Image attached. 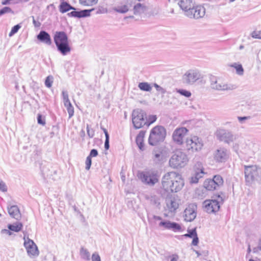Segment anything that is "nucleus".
I'll use <instances>...</instances> for the list:
<instances>
[{"label":"nucleus","instance_id":"nucleus-48","mask_svg":"<svg viewBox=\"0 0 261 261\" xmlns=\"http://www.w3.org/2000/svg\"><path fill=\"white\" fill-rule=\"evenodd\" d=\"M37 122L38 124H41L42 125H44L46 123L44 118L42 117V116L41 114H38Z\"/></svg>","mask_w":261,"mask_h":261},{"label":"nucleus","instance_id":"nucleus-24","mask_svg":"<svg viewBox=\"0 0 261 261\" xmlns=\"http://www.w3.org/2000/svg\"><path fill=\"white\" fill-rule=\"evenodd\" d=\"M179 200L175 197H171L166 200L167 209L171 213L175 212L178 208Z\"/></svg>","mask_w":261,"mask_h":261},{"label":"nucleus","instance_id":"nucleus-17","mask_svg":"<svg viewBox=\"0 0 261 261\" xmlns=\"http://www.w3.org/2000/svg\"><path fill=\"white\" fill-rule=\"evenodd\" d=\"M188 132V130L184 127L176 128L172 134L173 140L176 144L181 145L184 142V139Z\"/></svg>","mask_w":261,"mask_h":261},{"label":"nucleus","instance_id":"nucleus-51","mask_svg":"<svg viewBox=\"0 0 261 261\" xmlns=\"http://www.w3.org/2000/svg\"><path fill=\"white\" fill-rule=\"evenodd\" d=\"M85 164H86V167H85L86 169L87 170H89L90 168V167H91V165L92 164L91 158H90V156L87 157L86 162H85Z\"/></svg>","mask_w":261,"mask_h":261},{"label":"nucleus","instance_id":"nucleus-6","mask_svg":"<svg viewBox=\"0 0 261 261\" xmlns=\"http://www.w3.org/2000/svg\"><path fill=\"white\" fill-rule=\"evenodd\" d=\"M211 88L214 90L221 92H229L235 90L237 86L221 78L213 79L211 82Z\"/></svg>","mask_w":261,"mask_h":261},{"label":"nucleus","instance_id":"nucleus-22","mask_svg":"<svg viewBox=\"0 0 261 261\" xmlns=\"http://www.w3.org/2000/svg\"><path fill=\"white\" fill-rule=\"evenodd\" d=\"M42 175L44 178L56 180L57 171L49 165L44 166L41 168Z\"/></svg>","mask_w":261,"mask_h":261},{"label":"nucleus","instance_id":"nucleus-11","mask_svg":"<svg viewBox=\"0 0 261 261\" xmlns=\"http://www.w3.org/2000/svg\"><path fill=\"white\" fill-rule=\"evenodd\" d=\"M217 139L227 144H230L236 140V136L230 130L225 129H219L216 133Z\"/></svg>","mask_w":261,"mask_h":261},{"label":"nucleus","instance_id":"nucleus-2","mask_svg":"<svg viewBox=\"0 0 261 261\" xmlns=\"http://www.w3.org/2000/svg\"><path fill=\"white\" fill-rule=\"evenodd\" d=\"M232 149L237 153H241L251 158L256 152V146L250 140H240L233 143Z\"/></svg>","mask_w":261,"mask_h":261},{"label":"nucleus","instance_id":"nucleus-59","mask_svg":"<svg viewBox=\"0 0 261 261\" xmlns=\"http://www.w3.org/2000/svg\"><path fill=\"white\" fill-rule=\"evenodd\" d=\"M178 256L176 254H173L171 256V259L170 261H178Z\"/></svg>","mask_w":261,"mask_h":261},{"label":"nucleus","instance_id":"nucleus-12","mask_svg":"<svg viewBox=\"0 0 261 261\" xmlns=\"http://www.w3.org/2000/svg\"><path fill=\"white\" fill-rule=\"evenodd\" d=\"M24 246L27 251L29 256L31 257H36L39 254V251L34 241L29 238L25 234H24Z\"/></svg>","mask_w":261,"mask_h":261},{"label":"nucleus","instance_id":"nucleus-41","mask_svg":"<svg viewBox=\"0 0 261 261\" xmlns=\"http://www.w3.org/2000/svg\"><path fill=\"white\" fill-rule=\"evenodd\" d=\"M8 13H14V11L12 10V9L8 6H5L3 7L0 9V17L2 15Z\"/></svg>","mask_w":261,"mask_h":261},{"label":"nucleus","instance_id":"nucleus-3","mask_svg":"<svg viewBox=\"0 0 261 261\" xmlns=\"http://www.w3.org/2000/svg\"><path fill=\"white\" fill-rule=\"evenodd\" d=\"M54 40L57 50L63 56H66L71 51L67 34L62 31L56 32Z\"/></svg>","mask_w":261,"mask_h":261},{"label":"nucleus","instance_id":"nucleus-26","mask_svg":"<svg viewBox=\"0 0 261 261\" xmlns=\"http://www.w3.org/2000/svg\"><path fill=\"white\" fill-rule=\"evenodd\" d=\"M188 233L184 235L186 238H193L192 245L197 246L199 243V239L196 232V228L188 229Z\"/></svg>","mask_w":261,"mask_h":261},{"label":"nucleus","instance_id":"nucleus-13","mask_svg":"<svg viewBox=\"0 0 261 261\" xmlns=\"http://www.w3.org/2000/svg\"><path fill=\"white\" fill-rule=\"evenodd\" d=\"M203 146L201 139L197 136H193L188 138L186 142V147L187 150L192 152L200 150Z\"/></svg>","mask_w":261,"mask_h":261},{"label":"nucleus","instance_id":"nucleus-33","mask_svg":"<svg viewBox=\"0 0 261 261\" xmlns=\"http://www.w3.org/2000/svg\"><path fill=\"white\" fill-rule=\"evenodd\" d=\"M60 11L62 13H65L70 10H75V8L72 7L68 3L62 2L59 7Z\"/></svg>","mask_w":261,"mask_h":261},{"label":"nucleus","instance_id":"nucleus-57","mask_svg":"<svg viewBox=\"0 0 261 261\" xmlns=\"http://www.w3.org/2000/svg\"><path fill=\"white\" fill-rule=\"evenodd\" d=\"M16 33V24L14 25L11 29L10 32L9 34V36L10 37L13 36L14 34Z\"/></svg>","mask_w":261,"mask_h":261},{"label":"nucleus","instance_id":"nucleus-32","mask_svg":"<svg viewBox=\"0 0 261 261\" xmlns=\"http://www.w3.org/2000/svg\"><path fill=\"white\" fill-rule=\"evenodd\" d=\"M146 7L140 3H138L134 7V13L135 15H140L146 11Z\"/></svg>","mask_w":261,"mask_h":261},{"label":"nucleus","instance_id":"nucleus-15","mask_svg":"<svg viewBox=\"0 0 261 261\" xmlns=\"http://www.w3.org/2000/svg\"><path fill=\"white\" fill-rule=\"evenodd\" d=\"M245 176L246 180L251 182L259 176L258 168L256 165L245 167Z\"/></svg>","mask_w":261,"mask_h":261},{"label":"nucleus","instance_id":"nucleus-46","mask_svg":"<svg viewBox=\"0 0 261 261\" xmlns=\"http://www.w3.org/2000/svg\"><path fill=\"white\" fill-rule=\"evenodd\" d=\"M62 94L64 105H66V103L70 102V101L69 99L68 93L67 91H63L62 92Z\"/></svg>","mask_w":261,"mask_h":261},{"label":"nucleus","instance_id":"nucleus-9","mask_svg":"<svg viewBox=\"0 0 261 261\" xmlns=\"http://www.w3.org/2000/svg\"><path fill=\"white\" fill-rule=\"evenodd\" d=\"M223 199L222 197L218 195L217 199H207L203 203V205L205 211L209 213H215L220 209V203H222Z\"/></svg>","mask_w":261,"mask_h":261},{"label":"nucleus","instance_id":"nucleus-38","mask_svg":"<svg viewBox=\"0 0 261 261\" xmlns=\"http://www.w3.org/2000/svg\"><path fill=\"white\" fill-rule=\"evenodd\" d=\"M212 180L215 181V184L217 188L220 187L223 184V179L221 176L219 175H215Z\"/></svg>","mask_w":261,"mask_h":261},{"label":"nucleus","instance_id":"nucleus-62","mask_svg":"<svg viewBox=\"0 0 261 261\" xmlns=\"http://www.w3.org/2000/svg\"><path fill=\"white\" fill-rule=\"evenodd\" d=\"M153 218L155 220H162V218L160 216H154Z\"/></svg>","mask_w":261,"mask_h":261},{"label":"nucleus","instance_id":"nucleus-60","mask_svg":"<svg viewBox=\"0 0 261 261\" xmlns=\"http://www.w3.org/2000/svg\"><path fill=\"white\" fill-rule=\"evenodd\" d=\"M12 0H3L2 2V4L3 5H9L10 4L11 2L12 1Z\"/></svg>","mask_w":261,"mask_h":261},{"label":"nucleus","instance_id":"nucleus-19","mask_svg":"<svg viewBox=\"0 0 261 261\" xmlns=\"http://www.w3.org/2000/svg\"><path fill=\"white\" fill-rule=\"evenodd\" d=\"M205 13V9L202 6L193 7L190 11L186 13V16L190 18L198 19L203 17Z\"/></svg>","mask_w":261,"mask_h":261},{"label":"nucleus","instance_id":"nucleus-50","mask_svg":"<svg viewBox=\"0 0 261 261\" xmlns=\"http://www.w3.org/2000/svg\"><path fill=\"white\" fill-rule=\"evenodd\" d=\"M178 92L181 95H184L187 97H189L191 95V92L186 90H179Z\"/></svg>","mask_w":261,"mask_h":261},{"label":"nucleus","instance_id":"nucleus-8","mask_svg":"<svg viewBox=\"0 0 261 261\" xmlns=\"http://www.w3.org/2000/svg\"><path fill=\"white\" fill-rule=\"evenodd\" d=\"M132 122L134 126L136 129L142 127L147 123L146 121V114L145 112L140 109H137L133 111Z\"/></svg>","mask_w":261,"mask_h":261},{"label":"nucleus","instance_id":"nucleus-28","mask_svg":"<svg viewBox=\"0 0 261 261\" xmlns=\"http://www.w3.org/2000/svg\"><path fill=\"white\" fill-rule=\"evenodd\" d=\"M145 132L141 130L138 134L136 139V142L139 148L141 151L144 150V138L145 136Z\"/></svg>","mask_w":261,"mask_h":261},{"label":"nucleus","instance_id":"nucleus-56","mask_svg":"<svg viewBox=\"0 0 261 261\" xmlns=\"http://www.w3.org/2000/svg\"><path fill=\"white\" fill-rule=\"evenodd\" d=\"M68 14L72 17H76L80 18V11H73L71 12L70 13H68Z\"/></svg>","mask_w":261,"mask_h":261},{"label":"nucleus","instance_id":"nucleus-34","mask_svg":"<svg viewBox=\"0 0 261 261\" xmlns=\"http://www.w3.org/2000/svg\"><path fill=\"white\" fill-rule=\"evenodd\" d=\"M230 67H233L236 69V73L239 75H243L244 73V70L242 65L239 63H233L230 65Z\"/></svg>","mask_w":261,"mask_h":261},{"label":"nucleus","instance_id":"nucleus-29","mask_svg":"<svg viewBox=\"0 0 261 261\" xmlns=\"http://www.w3.org/2000/svg\"><path fill=\"white\" fill-rule=\"evenodd\" d=\"M15 201L12 200L8 201L7 202V211L9 215L12 218L16 219L15 216H16V205L14 204Z\"/></svg>","mask_w":261,"mask_h":261},{"label":"nucleus","instance_id":"nucleus-37","mask_svg":"<svg viewBox=\"0 0 261 261\" xmlns=\"http://www.w3.org/2000/svg\"><path fill=\"white\" fill-rule=\"evenodd\" d=\"M80 254L82 258L87 260H90V254L86 249L82 248L80 250Z\"/></svg>","mask_w":261,"mask_h":261},{"label":"nucleus","instance_id":"nucleus-18","mask_svg":"<svg viewBox=\"0 0 261 261\" xmlns=\"http://www.w3.org/2000/svg\"><path fill=\"white\" fill-rule=\"evenodd\" d=\"M229 157V151L225 148H219L214 153V159L218 163H224Z\"/></svg>","mask_w":261,"mask_h":261},{"label":"nucleus","instance_id":"nucleus-1","mask_svg":"<svg viewBox=\"0 0 261 261\" xmlns=\"http://www.w3.org/2000/svg\"><path fill=\"white\" fill-rule=\"evenodd\" d=\"M162 188L167 192L176 193L180 191L184 186L181 176L175 171L168 172L162 178Z\"/></svg>","mask_w":261,"mask_h":261},{"label":"nucleus","instance_id":"nucleus-55","mask_svg":"<svg viewBox=\"0 0 261 261\" xmlns=\"http://www.w3.org/2000/svg\"><path fill=\"white\" fill-rule=\"evenodd\" d=\"M98 155V151L96 149H92L88 156L92 158V157H96Z\"/></svg>","mask_w":261,"mask_h":261},{"label":"nucleus","instance_id":"nucleus-49","mask_svg":"<svg viewBox=\"0 0 261 261\" xmlns=\"http://www.w3.org/2000/svg\"><path fill=\"white\" fill-rule=\"evenodd\" d=\"M86 129H87V134H88V136L89 137V138H93L94 136V130L93 129L90 128V126L88 124H87Z\"/></svg>","mask_w":261,"mask_h":261},{"label":"nucleus","instance_id":"nucleus-58","mask_svg":"<svg viewBox=\"0 0 261 261\" xmlns=\"http://www.w3.org/2000/svg\"><path fill=\"white\" fill-rule=\"evenodd\" d=\"M249 118H250V117H247V116L238 117V120L239 121V122L240 123H243L244 121L248 120Z\"/></svg>","mask_w":261,"mask_h":261},{"label":"nucleus","instance_id":"nucleus-36","mask_svg":"<svg viewBox=\"0 0 261 261\" xmlns=\"http://www.w3.org/2000/svg\"><path fill=\"white\" fill-rule=\"evenodd\" d=\"M138 87L142 91L149 92L151 90V87L149 84L146 82L140 83Z\"/></svg>","mask_w":261,"mask_h":261},{"label":"nucleus","instance_id":"nucleus-35","mask_svg":"<svg viewBox=\"0 0 261 261\" xmlns=\"http://www.w3.org/2000/svg\"><path fill=\"white\" fill-rule=\"evenodd\" d=\"M114 10L118 13L123 14L128 11L129 8L127 5H124L114 8Z\"/></svg>","mask_w":261,"mask_h":261},{"label":"nucleus","instance_id":"nucleus-27","mask_svg":"<svg viewBox=\"0 0 261 261\" xmlns=\"http://www.w3.org/2000/svg\"><path fill=\"white\" fill-rule=\"evenodd\" d=\"M178 5L181 9L185 12V15H186V13L190 11L193 7L192 0H180L178 2Z\"/></svg>","mask_w":261,"mask_h":261},{"label":"nucleus","instance_id":"nucleus-25","mask_svg":"<svg viewBox=\"0 0 261 261\" xmlns=\"http://www.w3.org/2000/svg\"><path fill=\"white\" fill-rule=\"evenodd\" d=\"M37 38L40 42L50 45L51 44V39L49 34L44 31H41L37 36Z\"/></svg>","mask_w":261,"mask_h":261},{"label":"nucleus","instance_id":"nucleus-14","mask_svg":"<svg viewBox=\"0 0 261 261\" xmlns=\"http://www.w3.org/2000/svg\"><path fill=\"white\" fill-rule=\"evenodd\" d=\"M152 154V159L156 164H161L165 162L169 155L168 151L162 147L154 148Z\"/></svg>","mask_w":261,"mask_h":261},{"label":"nucleus","instance_id":"nucleus-16","mask_svg":"<svg viewBox=\"0 0 261 261\" xmlns=\"http://www.w3.org/2000/svg\"><path fill=\"white\" fill-rule=\"evenodd\" d=\"M194 175L191 177L190 182L192 184H196L198 180L202 178L205 172L202 163L200 162H197L194 166Z\"/></svg>","mask_w":261,"mask_h":261},{"label":"nucleus","instance_id":"nucleus-39","mask_svg":"<svg viewBox=\"0 0 261 261\" xmlns=\"http://www.w3.org/2000/svg\"><path fill=\"white\" fill-rule=\"evenodd\" d=\"M98 0H79L80 3L85 6H92L97 3Z\"/></svg>","mask_w":261,"mask_h":261},{"label":"nucleus","instance_id":"nucleus-20","mask_svg":"<svg viewBox=\"0 0 261 261\" xmlns=\"http://www.w3.org/2000/svg\"><path fill=\"white\" fill-rule=\"evenodd\" d=\"M197 205L195 203H191L188 205L184 211L185 220L188 222L193 221L196 217Z\"/></svg>","mask_w":261,"mask_h":261},{"label":"nucleus","instance_id":"nucleus-43","mask_svg":"<svg viewBox=\"0 0 261 261\" xmlns=\"http://www.w3.org/2000/svg\"><path fill=\"white\" fill-rule=\"evenodd\" d=\"M156 120V116L155 115H149L147 119H146L147 123L145 124L147 126H149L151 124L153 123Z\"/></svg>","mask_w":261,"mask_h":261},{"label":"nucleus","instance_id":"nucleus-23","mask_svg":"<svg viewBox=\"0 0 261 261\" xmlns=\"http://www.w3.org/2000/svg\"><path fill=\"white\" fill-rule=\"evenodd\" d=\"M7 228L2 229L1 231V234H5L9 237L14 238L16 232V222L13 223H9L7 225Z\"/></svg>","mask_w":261,"mask_h":261},{"label":"nucleus","instance_id":"nucleus-61","mask_svg":"<svg viewBox=\"0 0 261 261\" xmlns=\"http://www.w3.org/2000/svg\"><path fill=\"white\" fill-rule=\"evenodd\" d=\"M22 227V224L21 223H19L17 222V232L20 231Z\"/></svg>","mask_w":261,"mask_h":261},{"label":"nucleus","instance_id":"nucleus-7","mask_svg":"<svg viewBox=\"0 0 261 261\" xmlns=\"http://www.w3.org/2000/svg\"><path fill=\"white\" fill-rule=\"evenodd\" d=\"M138 177L142 182L150 186H154L159 181L157 171L152 170L141 172L139 173Z\"/></svg>","mask_w":261,"mask_h":261},{"label":"nucleus","instance_id":"nucleus-40","mask_svg":"<svg viewBox=\"0 0 261 261\" xmlns=\"http://www.w3.org/2000/svg\"><path fill=\"white\" fill-rule=\"evenodd\" d=\"M64 106L66 108L68 113L69 114V118H71L74 114V108L72 106L71 102H68L64 105Z\"/></svg>","mask_w":261,"mask_h":261},{"label":"nucleus","instance_id":"nucleus-52","mask_svg":"<svg viewBox=\"0 0 261 261\" xmlns=\"http://www.w3.org/2000/svg\"><path fill=\"white\" fill-rule=\"evenodd\" d=\"M153 86L155 88L156 91H159L161 93L165 94L166 93V90L160 86L158 85L157 84H153Z\"/></svg>","mask_w":261,"mask_h":261},{"label":"nucleus","instance_id":"nucleus-45","mask_svg":"<svg viewBox=\"0 0 261 261\" xmlns=\"http://www.w3.org/2000/svg\"><path fill=\"white\" fill-rule=\"evenodd\" d=\"M53 83V77L51 75L48 76L45 81V85L48 88H50Z\"/></svg>","mask_w":261,"mask_h":261},{"label":"nucleus","instance_id":"nucleus-63","mask_svg":"<svg viewBox=\"0 0 261 261\" xmlns=\"http://www.w3.org/2000/svg\"><path fill=\"white\" fill-rule=\"evenodd\" d=\"M194 251L196 253L198 257L201 255V254L197 250H194Z\"/></svg>","mask_w":261,"mask_h":261},{"label":"nucleus","instance_id":"nucleus-64","mask_svg":"<svg viewBox=\"0 0 261 261\" xmlns=\"http://www.w3.org/2000/svg\"><path fill=\"white\" fill-rule=\"evenodd\" d=\"M85 132H84V130H82L81 132V136L83 137L85 136Z\"/></svg>","mask_w":261,"mask_h":261},{"label":"nucleus","instance_id":"nucleus-53","mask_svg":"<svg viewBox=\"0 0 261 261\" xmlns=\"http://www.w3.org/2000/svg\"><path fill=\"white\" fill-rule=\"evenodd\" d=\"M92 261H101L100 257L97 252H94L92 255Z\"/></svg>","mask_w":261,"mask_h":261},{"label":"nucleus","instance_id":"nucleus-5","mask_svg":"<svg viewBox=\"0 0 261 261\" xmlns=\"http://www.w3.org/2000/svg\"><path fill=\"white\" fill-rule=\"evenodd\" d=\"M188 162L186 154L180 150H176L169 160V166L173 168L185 167Z\"/></svg>","mask_w":261,"mask_h":261},{"label":"nucleus","instance_id":"nucleus-31","mask_svg":"<svg viewBox=\"0 0 261 261\" xmlns=\"http://www.w3.org/2000/svg\"><path fill=\"white\" fill-rule=\"evenodd\" d=\"M204 187L207 190L212 191L217 189L215 181L212 179H207L204 182Z\"/></svg>","mask_w":261,"mask_h":261},{"label":"nucleus","instance_id":"nucleus-42","mask_svg":"<svg viewBox=\"0 0 261 261\" xmlns=\"http://www.w3.org/2000/svg\"><path fill=\"white\" fill-rule=\"evenodd\" d=\"M106 136V140L105 142V148L106 150H108L110 147L109 145V135L107 130V129L105 128H102Z\"/></svg>","mask_w":261,"mask_h":261},{"label":"nucleus","instance_id":"nucleus-47","mask_svg":"<svg viewBox=\"0 0 261 261\" xmlns=\"http://www.w3.org/2000/svg\"><path fill=\"white\" fill-rule=\"evenodd\" d=\"M8 190V188L5 182L0 178V191L6 192Z\"/></svg>","mask_w":261,"mask_h":261},{"label":"nucleus","instance_id":"nucleus-21","mask_svg":"<svg viewBox=\"0 0 261 261\" xmlns=\"http://www.w3.org/2000/svg\"><path fill=\"white\" fill-rule=\"evenodd\" d=\"M159 226L163 227L164 229L172 230L174 232H178L181 230V226L180 224L168 220L160 222Z\"/></svg>","mask_w":261,"mask_h":261},{"label":"nucleus","instance_id":"nucleus-54","mask_svg":"<svg viewBox=\"0 0 261 261\" xmlns=\"http://www.w3.org/2000/svg\"><path fill=\"white\" fill-rule=\"evenodd\" d=\"M252 37L254 38L261 39V31H254L252 33Z\"/></svg>","mask_w":261,"mask_h":261},{"label":"nucleus","instance_id":"nucleus-30","mask_svg":"<svg viewBox=\"0 0 261 261\" xmlns=\"http://www.w3.org/2000/svg\"><path fill=\"white\" fill-rule=\"evenodd\" d=\"M7 82L9 84H13L14 87L16 89V77L14 71H9L7 74Z\"/></svg>","mask_w":261,"mask_h":261},{"label":"nucleus","instance_id":"nucleus-10","mask_svg":"<svg viewBox=\"0 0 261 261\" xmlns=\"http://www.w3.org/2000/svg\"><path fill=\"white\" fill-rule=\"evenodd\" d=\"M202 77L200 72L196 69H191L187 70L182 75L183 83L187 85H193L197 81Z\"/></svg>","mask_w":261,"mask_h":261},{"label":"nucleus","instance_id":"nucleus-4","mask_svg":"<svg viewBox=\"0 0 261 261\" xmlns=\"http://www.w3.org/2000/svg\"><path fill=\"white\" fill-rule=\"evenodd\" d=\"M166 136V129L162 126L157 125L151 130L148 143L150 145L155 146L159 142H163Z\"/></svg>","mask_w":261,"mask_h":261},{"label":"nucleus","instance_id":"nucleus-44","mask_svg":"<svg viewBox=\"0 0 261 261\" xmlns=\"http://www.w3.org/2000/svg\"><path fill=\"white\" fill-rule=\"evenodd\" d=\"M93 10L94 9H91L90 10H84L80 11V18L89 16L90 15V12Z\"/></svg>","mask_w":261,"mask_h":261}]
</instances>
